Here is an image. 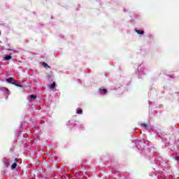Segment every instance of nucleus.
Returning <instances> with one entry per match:
<instances>
[{
  "label": "nucleus",
  "mask_w": 179,
  "mask_h": 179,
  "mask_svg": "<svg viewBox=\"0 0 179 179\" xmlns=\"http://www.w3.org/2000/svg\"><path fill=\"white\" fill-rule=\"evenodd\" d=\"M99 92L101 94H106V93H107L108 91L106 89L99 88Z\"/></svg>",
  "instance_id": "1"
},
{
  "label": "nucleus",
  "mask_w": 179,
  "mask_h": 179,
  "mask_svg": "<svg viewBox=\"0 0 179 179\" xmlns=\"http://www.w3.org/2000/svg\"><path fill=\"white\" fill-rule=\"evenodd\" d=\"M80 170H83V174H87V171H86V168L83 165L81 166Z\"/></svg>",
  "instance_id": "2"
},
{
  "label": "nucleus",
  "mask_w": 179,
  "mask_h": 179,
  "mask_svg": "<svg viewBox=\"0 0 179 179\" xmlns=\"http://www.w3.org/2000/svg\"><path fill=\"white\" fill-rule=\"evenodd\" d=\"M136 32H137L138 34H141V35L145 34V31L142 30L136 29Z\"/></svg>",
  "instance_id": "3"
},
{
  "label": "nucleus",
  "mask_w": 179,
  "mask_h": 179,
  "mask_svg": "<svg viewBox=\"0 0 179 179\" xmlns=\"http://www.w3.org/2000/svg\"><path fill=\"white\" fill-rule=\"evenodd\" d=\"M56 86L55 82L52 83V85H49V89H55Z\"/></svg>",
  "instance_id": "4"
},
{
  "label": "nucleus",
  "mask_w": 179,
  "mask_h": 179,
  "mask_svg": "<svg viewBox=\"0 0 179 179\" xmlns=\"http://www.w3.org/2000/svg\"><path fill=\"white\" fill-rule=\"evenodd\" d=\"M4 59H6V61H9V59H12V56H10V55H6V56L4 57Z\"/></svg>",
  "instance_id": "5"
},
{
  "label": "nucleus",
  "mask_w": 179,
  "mask_h": 179,
  "mask_svg": "<svg viewBox=\"0 0 179 179\" xmlns=\"http://www.w3.org/2000/svg\"><path fill=\"white\" fill-rule=\"evenodd\" d=\"M8 83H12L13 82V78L10 77L7 78Z\"/></svg>",
  "instance_id": "6"
},
{
  "label": "nucleus",
  "mask_w": 179,
  "mask_h": 179,
  "mask_svg": "<svg viewBox=\"0 0 179 179\" xmlns=\"http://www.w3.org/2000/svg\"><path fill=\"white\" fill-rule=\"evenodd\" d=\"M43 64V66L45 67V68H51L50 66H48V64H47V63H45V62H43L42 63Z\"/></svg>",
  "instance_id": "7"
},
{
  "label": "nucleus",
  "mask_w": 179,
  "mask_h": 179,
  "mask_svg": "<svg viewBox=\"0 0 179 179\" xmlns=\"http://www.w3.org/2000/svg\"><path fill=\"white\" fill-rule=\"evenodd\" d=\"M17 166V164L16 162H14V163L11 165L12 169H16Z\"/></svg>",
  "instance_id": "8"
},
{
  "label": "nucleus",
  "mask_w": 179,
  "mask_h": 179,
  "mask_svg": "<svg viewBox=\"0 0 179 179\" xmlns=\"http://www.w3.org/2000/svg\"><path fill=\"white\" fill-rule=\"evenodd\" d=\"M77 114H83V110L82 109L77 110Z\"/></svg>",
  "instance_id": "9"
},
{
  "label": "nucleus",
  "mask_w": 179,
  "mask_h": 179,
  "mask_svg": "<svg viewBox=\"0 0 179 179\" xmlns=\"http://www.w3.org/2000/svg\"><path fill=\"white\" fill-rule=\"evenodd\" d=\"M141 127H143V128H148V124L145 123H143L141 124Z\"/></svg>",
  "instance_id": "10"
},
{
  "label": "nucleus",
  "mask_w": 179,
  "mask_h": 179,
  "mask_svg": "<svg viewBox=\"0 0 179 179\" xmlns=\"http://www.w3.org/2000/svg\"><path fill=\"white\" fill-rule=\"evenodd\" d=\"M30 98L33 99H37V96L34 95V94H31Z\"/></svg>",
  "instance_id": "11"
},
{
  "label": "nucleus",
  "mask_w": 179,
  "mask_h": 179,
  "mask_svg": "<svg viewBox=\"0 0 179 179\" xmlns=\"http://www.w3.org/2000/svg\"><path fill=\"white\" fill-rule=\"evenodd\" d=\"M0 90H4L5 92H9V90L6 87L0 88Z\"/></svg>",
  "instance_id": "12"
},
{
  "label": "nucleus",
  "mask_w": 179,
  "mask_h": 179,
  "mask_svg": "<svg viewBox=\"0 0 179 179\" xmlns=\"http://www.w3.org/2000/svg\"><path fill=\"white\" fill-rule=\"evenodd\" d=\"M14 162H15L14 163L17 164V162H19V159H17V158H15Z\"/></svg>",
  "instance_id": "13"
},
{
  "label": "nucleus",
  "mask_w": 179,
  "mask_h": 179,
  "mask_svg": "<svg viewBox=\"0 0 179 179\" xmlns=\"http://www.w3.org/2000/svg\"><path fill=\"white\" fill-rule=\"evenodd\" d=\"M17 87H23V86H22L21 85L17 84L16 85Z\"/></svg>",
  "instance_id": "14"
},
{
  "label": "nucleus",
  "mask_w": 179,
  "mask_h": 179,
  "mask_svg": "<svg viewBox=\"0 0 179 179\" xmlns=\"http://www.w3.org/2000/svg\"><path fill=\"white\" fill-rule=\"evenodd\" d=\"M16 82H17V81H14V82H13V85H14L15 86H16V85H17V83H16Z\"/></svg>",
  "instance_id": "15"
},
{
  "label": "nucleus",
  "mask_w": 179,
  "mask_h": 179,
  "mask_svg": "<svg viewBox=\"0 0 179 179\" xmlns=\"http://www.w3.org/2000/svg\"><path fill=\"white\" fill-rule=\"evenodd\" d=\"M175 159H176V160H179V157H178V156H176V157H175Z\"/></svg>",
  "instance_id": "16"
},
{
  "label": "nucleus",
  "mask_w": 179,
  "mask_h": 179,
  "mask_svg": "<svg viewBox=\"0 0 179 179\" xmlns=\"http://www.w3.org/2000/svg\"><path fill=\"white\" fill-rule=\"evenodd\" d=\"M0 36H1V32H0Z\"/></svg>",
  "instance_id": "17"
}]
</instances>
